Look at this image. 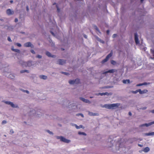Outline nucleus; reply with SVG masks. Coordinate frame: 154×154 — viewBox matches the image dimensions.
Returning a JSON list of instances; mask_svg holds the SVG:
<instances>
[{"label":"nucleus","instance_id":"f257e3e1","mask_svg":"<svg viewBox=\"0 0 154 154\" xmlns=\"http://www.w3.org/2000/svg\"><path fill=\"white\" fill-rule=\"evenodd\" d=\"M120 105V104L119 103L105 104L103 106V107L108 109H113L115 107H118Z\"/></svg>","mask_w":154,"mask_h":154},{"label":"nucleus","instance_id":"f03ea898","mask_svg":"<svg viewBox=\"0 0 154 154\" xmlns=\"http://www.w3.org/2000/svg\"><path fill=\"white\" fill-rule=\"evenodd\" d=\"M112 50L110 53L106 56V58L105 59L103 60L101 62L102 63H103L106 62L108 60L109 58L112 56Z\"/></svg>","mask_w":154,"mask_h":154},{"label":"nucleus","instance_id":"7ed1b4c3","mask_svg":"<svg viewBox=\"0 0 154 154\" xmlns=\"http://www.w3.org/2000/svg\"><path fill=\"white\" fill-rule=\"evenodd\" d=\"M57 138L60 139L61 141L64 142L66 143H68L70 142V140H69L67 139L62 136H57Z\"/></svg>","mask_w":154,"mask_h":154},{"label":"nucleus","instance_id":"20e7f679","mask_svg":"<svg viewBox=\"0 0 154 154\" xmlns=\"http://www.w3.org/2000/svg\"><path fill=\"white\" fill-rule=\"evenodd\" d=\"M69 82L70 84H78L80 82V80L77 79L75 80H70L69 81Z\"/></svg>","mask_w":154,"mask_h":154},{"label":"nucleus","instance_id":"39448f33","mask_svg":"<svg viewBox=\"0 0 154 154\" xmlns=\"http://www.w3.org/2000/svg\"><path fill=\"white\" fill-rule=\"evenodd\" d=\"M153 124H154V121L151 122H150L148 124L145 123L141 125H140V127H142L145 126L146 127H148L152 125Z\"/></svg>","mask_w":154,"mask_h":154},{"label":"nucleus","instance_id":"423d86ee","mask_svg":"<svg viewBox=\"0 0 154 154\" xmlns=\"http://www.w3.org/2000/svg\"><path fill=\"white\" fill-rule=\"evenodd\" d=\"M6 13L8 15H10L13 14L14 13V12L10 9H8L6 10Z\"/></svg>","mask_w":154,"mask_h":154},{"label":"nucleus","instance_id":"0eeeda50","mask_svg":"<svg viewBox=\"0 0 154 154\" xmlns=\"http://www.w3.org/2000/svg\"><path fill=\"white\" fill-rule=\"evenodd\" d=\"M134 39L136 44H139V42L138 37V35L137 33H135L134 34Z\"/></svg>","mask_w":154,"mask_h":154},{"label":"nucleus","instance_id":"6e6552de","mask_svg":"<svg viewBox=\"0 0 154 154\" xmlns=\"http://www.w3.org/2000/svg\"><path fill=\"white\" fill-rule=\"evenodd\" d=\"M57 62L58 64L60 65H63L66 63V60L62 59H59Z\"/></svg>","mask_w":154,"mask_h":154},{"label":"nucleus","instance_id":"1a4fd4ad","mask_svg":"<svg viewBox=\"0 0 154 154\" xmlns=\"http://www.w3.org/2000/svg\"><path fill=\"white\" fill-rule=\"evenodd\" d=\"M117 70L114 69H111L109 70L108 71H106L103 73V74H106L108 73H113L115 72H117Z\"/></svg>","mask_w":154,"mask_h":154},{"label":"nucleus","instance_id":"9d476101","mask_svg":"<svg viewBox=\"0 0 154 154\" xmlns=\"http://www.w3.org/2000/svg\"><path fill=\"white\" fill-rule=\"evenodd\" d=\"M4 102L6 104L11 105V107H12L14 108L16 107V106H15L14 104L12 102L9 101H4Z\"/></svg>","mask_w":154,"mask_h":154},{"label":"nucleus","instance_id":"9b49d317","mask_svg":"<svg viewBox=\"0 0 154 154\" xmlns=\"http://www.w3.org/2000/svg\"><path fill=\"white\" fill-rule=\"evenodd\" d=\"M112 94L111 93H108V92H105V93H99L98 94H97V95H101V96H103V95H111Z\"/></svg>","mask_w":154,"mask_h":154},{"label":"nucleus","instance_id":"f8f14e48","mask_svg":"<svg viewBox=\"0 0 154 154\" xmlns=\"http://www.w3.org/2000/svg\"><path fill=\"white\" fill-rule=\"evenodd\" d=\"M88 114L90 116H98L99 114L97 113H94L90 111L88 112Z\"/></svg>","mask_w":154,"mask_h":154},{"label":"nucleus","instance_id":"ddd939ff","mask_svg":"<svg viewBox=\"0 0 154 154\" xmlns=\"http://www.w3.org/2000/svg\"><path fill=\"white\" fill-rule=\"evenodd\" d=\"M139 93L140 94L146 93L148 92V91L146 89H144L142 91L140 89H139Z\"/></svg>","mask_w":154,"mask_h":154},{"label":"nucleus","instance_id":"4468645a","mask_svg":"<svg viewBox=\"0 0 154 154\" xmlns=\"http://www.w3.org/2000/svg\"><path fill=\"white\" fill-rule=\"evenodd\" d=\"M46 55L49 57H55V55H52L48 51H47L46 53Z\"/></svg>","mask_w":154,"mask_h":154},{"label":"nucleus","instance_id":"2eb2a0df","mask_svg":"<svg viewBox=\"0 0 154 154\" xmlns=\"http://www.w3.org/2000/svg\"><path fill=\"white\" fill-rule=\"evenodd\" d=\"M80 99L82 100L84 102L86 103H90V101L89 100L87 99H85V98L82 97H80Z\"/></svg>","mask_w":154,"mask_h":154},{"label":"nucleus","instance_id":"dca6fc26","mask_svg":"<svg viewBox=\"0 0 154 154\" xmlns=\"http://www.w3.org/2000/svg\"><path fill=\"white\" fill-rule=\"evenodd\" d=\"M31 44L30 42L26 43L24 44V46L26 47H28L31 46Z\"/></svg>","mask_w":154,"mask_h":154},{"label":"nucleus","instance_id":"f3484780","mask_svg":"<svg viewBox=\"0 0 154 154\" xmlns=\"http://www.w3.org/2000/svg\"><path fill=\"white\" fill-rule=\"evenodd\" d=\"M146 136H153L154 135V132H152L145 134Z\"/></svg>","mask_w":154,"mask_h":154},{"label":"nucleus","instance_id":"a211bd4d","mask_svg":"<svg viewBox=\"0 0 154 154\" xmlns=\"http://www.w3.org/2000/svg\"><path fill=\"white\" fill-rule=\"evenodd\" d=\"M122 82L124 84H126L127 82L128 83H130V81L129 79L123 80L122 81Z\"/></svg>","mask_w":154,"mask_h":154},{"label":"nucleus","instance_id":"6ab92c4d","mask_svg":"<svg viewBox=\"0 0 154 154\" xmlns=\"http://www.w3.org/2000/svg\"><path fill=\"white\" fill-rule=\"evenodd\" d=\"M11 50L13 51H14L16 52L20 53V51L18 49H14L13 48H11Z\"/></svg>","mask_w":154,"mask_h":154},{"label":"nucleus","instance_id":"aec40b11","mask_svg":"<svg viewBox=\"0 0 154 154\" xmlns=\"http://www.w3.org/2000/svg\"><path fill=\"white\" fill-rule=\"evenodd\" d=\"M40 78L41 79H47V77L46 76L42 75H40Z\"/></svg>","mask_w":154,"mask_h":154},{"label":"nucleus","instance_id":"412c9836","mask_svg":"<svg viewBox=\"0 0 154 154\" xmlns=\"http://www.w3.org/2000/svg\"><path fill=\"white\" fill-rule=\"evenodd\" d=\"M149 150V148L148 147H145L144 149L143 150V151L144 152H148Z\"/></svg>","mask_w":154,"mask_h":154},{"label":"nucleus","instance_id":"4be33fe9","mask_svg":"<svg viewBox=\"0 0 154 154\" xmlns=\"http://www.w3.org/2000/svg\"><path fill=\"white\" fill-rule=\"evenodd\" d=\"M147 84V83L144 82L143 83H140V84H138L137 85V86H140L143 85H146Z\"/></svg>","mask_w":154,"mask_h":154},{"label":"nucleus","instance_id":"5701e85b","mask_svg":"<svg viewBox=\"0 0 154 154\" xmlns=\"http://www.w3.org/2000/svg\"><path fill=\"white\" fill-rule=\"evenodd\" d=\"M21 73H23L25 72H26L27 73L29 72V71L28 70H22L20 72Z\"/></svg>","mask_w":154,"mask_h":154},{"label":"nucleus","instance_id":"b1692460","mask_svg":"<svg viewBox=\"0 0 154 154\" xmlns=\"http://www.w3.org/2000/svg\"><path fill=\"white\" fill-rule=\"evenodd\" d=\"M78 134L79 135H85V136L86 135V134L84 132H78Z\"/></svg>","mask_w":154,"mask_h":154},{"label":"nucleus","instance_id":"393cba45","mask_svg":"<svg viewBox=\"0 0 154 154\" xmlns=\"http://www.w3.org/2000/svg\"><path fill=\"white\" fill-rule=\"evenodd\" d=\"M111 63L113 65H115L116 63V62L113 60H112L111 61Z\"/></svg>","mask_w":154,"mask_h":154},{"label":"nucleus","instance_id":"a878e982","mask_svg":"<svg viewBox=\"0 0 154 154\" xmlns=\"http://www.w3.org/2000/svg\"><path fill=\"white\" fill-rule=\"evenodd\" d=\"M138 92H139V91L138 90V89L137 90L135 91H131V92L133 94H136Z\"/></svg>","mask_w":154,"mask_h":154},{"label":"nucleus","instance_id":"bb28decb","mask_svg":"<svg viewBox=\"0 0 154 154\" xmlns=\"http://www.w3.org/2000/svg\"><path fill=\"white\" fill-rule=\"evenodd\" d=\"M94 28L96 29V30H97V31H98L99 32H100V31L99 30V29L97 27V26H94Z\"/></svg>","mask_w":154,"mask_h":154},{"label":"nucleus","instance_id":"cd10ccee","mask_svg":"<svg viewBox=\"0 0 154 154\" xmlns=\"http://www.w3.org/2000/svg\"><path fill=\"white\" fill-rule=\"evenodd\" d=\"M16 45L18 46L19 47H20L21 46V45L19 43H17L16 44Z\"/></svg>","mask_w":154,"mask_h":154},{"label":"nucleus","instance_id":"c85d7f7f","mask_svg":"<svg viewBox=\"0 0 154 154\" xmlns=\"http://www.w3.org/2000/svg\"><path fill=\"white\" fill-rule=\"evenodd\" d=\"M31 64V63L30 62L28 61L27 63V66H30V65Z\"/></svg>","mask_w":154,"mask_h":154},{"label":"nucleus","instance_id":"c756f323","mask_svg":"<svg viewBox=\"0 0 154 154\" xmlns=\"http://www.w3.org/2000/svg\"><path fill=\"white\" fill-rule=\"evenodd\" d=\"M61 73H63V74H64L65 75H68L69 74V73H68L66 72H61Z\"/></svg>","mask_w":154,"mask_h":154},{"label":"nucleus","instance_id":"7c9ffc66","mask_svg":"<svg viewBox=\"0 0 154 154\" xmlns=\"http://www.w3.org/2000/svg\"><path fill=\"white\" fill-rule=\"evenodd\" d=\"M79 115H81L82 117H84V116H83V114H82L79 113V114H76V116H78Z\"/></svg>","mask_w":154,"mask_h":154},{"label":"nucleus","instance_id":"2f4dec72","mask_svg":"<svg viewBox=\"0 0 154 154\" xmlns=\"http://www.w3.org/2000/svg\"><path fill=\"white\" fill-rule=\"evenodd\" d=\"M117 36V35L116 34H113V35L112 36V37L113 38H116Z\"/></svg>","mask_w":154,"mask_h":154},{"label":"nucleus","instance_id":"473e14b6","mask_svg":"<svg viewBox=\"0 0 154 154\" xmlns=\"http://www.w3.org/2000/svg\"><path fill=\"white\" fill-rule=\"evenodd\" d=\"M36 57L38 58H41L42 57V56L41 55H38Z\"/></svg>","mask_w":154,"mask_h":154},{"label":"nucleus","instance_id":"72a5a7b5","mask_svg":"<svg viewBox=\"0 0 154 154\" xmlns=\"http://www.w3.org/2000/svg\"><path fill=\"white\" fill-rule=\"evenodd\" d=\"M8 40L9 42H12V40H11V38L9 37H8Z\"/></svg>","mask_w":154,"mask_h":154},{"label":"nucleus","instance_id":"f704fd0d","mask_svg":"<svg viewBox=\"0 0 154 154\" xmlns=\"http://www.w3.org/2000/svg\"><path fill=\"white\" fill-rule=\"evenodd\" d=\"M7 122L5 120H3L2 122V124H6Z\"/></svg>","mask_w":154,"mask_h":154},{"label":"nucleus","instance_id":"c9c22d12","mask_svg":"<svg viewBox=\"0 0 154 154\" xmlns=\"http://www.w3.org/2000/svg\"><path fill=\"white\" fill-rule=\"evenodd\" d=\"M10 132L11 134H12L14 133V131L12 129L11 130H10Z\"/></svg>","mask_w":154,"mask_h":154},{"label":"nucleus","instance_id":"e433bc0d","mask_svg":"<svg viewBox=\"0 0 154 154\" xmlns=\"http://www.w3.org/2000/svg\"><path fill=\"white\" fill-rule=\"evenodd\" d=\"M30 51L33 54H35V51L33 50H31Z\"/></svg>","mask_w":154,"mask_h":154},{"label":"nucleus","instance_id":"4c0bfd02","mask_svg":"<svg viewBox=\"0 0 154 154\" xmlns=\"http://www.w3.org/2000/svg\"><path fill=\"white\" fill-rule=\"evenodd\" d=\"M47 131L50 134H53V133L52 132L50 131L49 130H47Z\"/></svg>","mask_w":154,"mask_h":154},{"label":"nucleus","instance_id":"58836bf2","mask_svg":"<svg viewBox=\"0 0 154 154\" xmlns=\"http://www.w3.org/2000/svg\"><path fill=\"white\" fill-rule=\"evenodd\" d=\"M23 91L24 92H26L27 94H29V91L27 90H23Z\"/></svg>","mask_w":154,"mask_h":154},{"label":"nucleus","instance_id":"ea45409f","mask_svg":"<svg viewBox=\"0 0 154 154\" xmlns=\"http://www.w3.org/2000/svg\"><path fill=\"white\" fill-rule=\"evenodd\" d=\"M57 10L58 12H59L60 11V9L58 7V6L57 5Z\"/></svg>","mask_w":154,"mask_h":154},{"label":"nucleus","instance_id":"a19ab883","mask_svg":"<svg viewBox=\"0 0 154 154\" xmlns=\"http://www.w3.org/2000/svg\"><path fill=\"white\" fill-rule=\"evenodd\" d=\"M18 19L17 18H16L15 19V22H18Z\"/></svg>","mask_w":154,"mask_h":154},{"label":"nucleus","instance_id":"79ce46f5","mask_svg":"<svg viewBox=\"0 0 154 154\" xmlns=\"http://www.w3.org/2000/svg\"><path fill=\"white\" fill-rule=\"evenodd\" d=\"M75 127L77 129H79L80 128L79 126H78L77 125H75Z\"/></svg>","mask_w":154,"mask_h":154},{"label":"nucleus","instance_id":"37998d69","mask_svg":"<svg viewBox=\"0 0 154 154\" xmlns=\"http://www.w3.org/2000/svg\"><path fill=\"white\" fill-rule=\"evenodd\" d=\"M128 114L129 116H131V115H132V114H131V113L130 112H129L128 113Z\"/></svg>","mask_w":154,"mask_h":154},{"label":"nucleus","instance_id":"c03bdc74","mask_svg":"<svg viewBox=\"0 0 154 154\" xmlns=\"http://www.w3.org/2000/svg\"><path fill=\"white\" fill-rule=\"evenodd\" d=\"M109 30H107L106 31V33L107 34H109Z\"/></svg>","mask_w":154,"mask_h":154},{"label":"nucleus","instance_id":"a18cd8bd","mask_svg":"<svg viewBox=\"0 0 154 154\" xmlns=\"http://www.w3.org/2000/svg\"><path fill=\"white\" fill-rule=\"evenodd\" d=\"M84 36L85 38H87V35H84Z\"/></svg>","mask_w":154,"mask_h":154},{"label":"nucleus","instance_id":"49530a36","mask_svg":"<svg viewBox=\"0 0 154 154\" xmlns=\"http://www.w3.org/2000/svg\"><path fill=\"white\" fill-rule=\"evenodd\" d=\"M138 146L140 147H142L143 146V145H141V144H138Z\"/></svg>","mask_w":154,"mask_h":154},{"label":"nucleus","instance_id":"de8ad7c7","mask_svg":"<svg viewBox=\"0 0 154 154\" xmlns=\"http://www.w3.org/2000/svg\"><path fill=\"white\" fill-rule=\"evenodd\" d=\"M50 32L51 33V34L53 35H54V33H53V32L52 31H50Z\"/></svg>","mask_w":154,"mask_h":154},{"label":"nucleus","instance_id":"09e8293b","mask_svg":"<svg viewBox=\"0 0 154 154\" xmlns=\"http://www.w3.org/2000/svg\"><path fill=\"white\" fill-rule=\"evenodd\" d=\"M26 10L27 11H29V8L28 6L26 7Z\"/></svg>","mask_w":154,"mask_h":154},{"label":"nucleus","instance_id":"8fccbe9b","mask_svg":"<svg viewBox=\"0 0 154 154\" xmlns=\"http://www.w3.org/2000/svg\"><path fill=\"white\" fill-rule=\"evenodd\" d=\"M151 112L152 113H154V110L151 111Z\"/></svg>","mask_w":154,"mask_h":154},{"label":"nucleus","instance_id":"3c124183","mask_svg":"<svg viewBox=\"0 0 154 154\" xmlns=\"http://www.w3.org/2000/svg\"><path fill=\"white\" fill-rule=\"evenodd\" d=\"M0 20L1 21H3L4 20L2 19H0Z\"/></svg>","mask_w":154,"mask_h":154},{"label":"nucleus","instance_id":"603ef678","mask_svg":"<svg viewBox=\"0 0 154 154\" xmlns=\"http://www.w3.org/2000/svg\"><path fill=\"white\" fill-rule=\"evenodd\" d=\"M10 2L11 3H12L13 2V1L12 0H11L10 1Z\"/></svg>","mask_w":154,"mask_h":154},{"label":"nucleus","instance_id":"864d4df0","mask_svg":"<svg viewBox=\"0 0 154 154\" xmlns=\"http://www.w3.org/2000/svg\"><path fill=\"white\" fill-rule=\"evenodd\" d=\"M144 0H140V2H143V1Z\"/></svg>","mask_w":154,"mask_h":154},{"label":"nucleus","instance_id":"5fc2aeb1","mask_svg":"<svg viewBox=\"0 0 154 154\" xmlns=\"http://www.w3.org/2000/svg\"><path fill=\"white\" fill-rule=\"evenodd\" d=\"M146 107H144L143 109H146Z\"/></svg>","mask_w":154,"mask_h":154},{"label":"nucleus","instance_id":"6e6d98bb","mask_svg":"<svg viewBox=\"0 0 154 154\" xmlns=\"http://www.w3.org/2000/svg\"><path fill=\"white\" fill-rule=\"evenodd\" d=\"M90 97L91 98H93V97Z\"/></svg>","mask_w":154,"mask_h":154},{"label":"nucleus","instance_id":"4d7b16f0","mask_svg":"<svg viewBox=\"0 0 154 154\" xmlns=\"http://www.w3.org/2000/svg\"><path fill=\"white\" fill-rule=\"evenodd\" d=\"M62 50H64V49H62Z\"/></svg>","mask_w":154,"mask_h":154}]
</instances>
